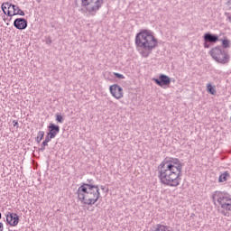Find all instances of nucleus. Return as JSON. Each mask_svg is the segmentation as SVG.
I'll return each mask as SVG.
<instances>
[{
  "label": "nucleus",
  "instance_id": "nucleus-1",
  "mask_svg": "<svg viewBox=\"0 0 231 231\" xmlns=\"http://www.w3.org/2000/svg\"><path fill=\"white\" fill-rule=\"evenodd\" d=\"M158 177L162 185L178 187L180 181L183 162L178 158L165 159L158 167Z\"/></svg>",
  "mask_w": 231,
  "mask_h": 231
},
{
  "label": "nucleus",
  "instance_id": "nucleus-2",
  "mask_svg": "<svg viewBox=\"0 0 231 231\" xmlns=\"http://www.w3.org/2000/svg\"><path fill=\"white\" fill-rule=\"evenodd\" d=\"M93 180H88L77 190L78 199L83 205H95L100 199V188L93 184Z\"/></svg>",
  "mask_w": 231,
  "mask_h": 231
},
{
  "label": "nucleus",
  "instance_id": "nucleus-3",
  "mask_svg": "<svg viewBox=\"0 0 231 231\" xmlns=\"http://www.w3.org/2000/svg\"><path fill=\"white\" fill-rule=\"evenodd\" d=\"M135 46L141 48L140 54L147 59L152 53V50L158 46V40L154 38L151 31H141L135 36Z\"/></svg>",
  "mask_w": 231,
  "mask_h": 231
},
{
  "label": "nucleus",
  "instance_id": "nucleus-4",
  "mask_svg": "<svg viewBox=\"0 0 231 231\" xmlns=\"http://www.w3.org/2000/svg\"><path fill=\"white\" fill-rule=\"evenodd\" d=\"M212 199L214 205H216V201L221 206V209H218L222 216H226V217H230L231 216V199L226 194L215 191L212 194Z\"/></svg>",
  "mask_w": 231,
  "mask_h": 231
},
{
  "label": "nucleus",
  "instance_id": "nucleus-5",
  "mask_svg": "<svg viewBox=\"0 0 231 231\" xmlns=\"http://www.w3.org/2000/svg\"><path fill=\"white\" fill-rule=\"evenodd\" d=\"M210 55L214 60L219 62V64H228L230 56L223 47L217 46L210 51Z\"/></svg>",
  "mask_w": 231,
  "mask_h": 231
},
{
  "label": "nucleus",
  "instance_id": "nucleus-6",
  "mask_svg": "<svg viewBox=\"0 0 231 231\" xmlns=\"http://www.w3.org/2000/svg\"><path fill=\"white\" fill-rule=\"evenodd\" d=\"M83 6H88V12H98L104 5V0H81Z\"/></svg>",
  "mask_w": 231,
  "mask_h": 231
},
{
  "label": "nucleus",
  "instance_id": "nucleus-7",
  "mask_svg": "<svg viewBox=\"0 0 231 231\" xmlns=\"http://www.w3.org/2000/svg\"><path fill=\"white\" fill-rule=\"evenodd\" d=\"M111 95L117 100L124 97V89L117 84L112 85L109 88Z\"/></svg>",
  "mask_w": 231,
  "mask_h": 231
},
{
  "label": "nucleus",
  "instance_id": "nucleus-8",
  "mask_svg": "<svg viewBox=\"0 0 231 231\" xmlns=\"http://www.w3.org/2000/svg\"><path fill=\"white\" fill-rule=\"evenodd\" d=\"M153 82L160 86V88H163V86H169L171 84V78L165 74H161L159 79H152Z\"/></svg>",
  "mask_w": 231,
  "mask_h": 231
},
{
  "label": "nucleus",
  "instance_id": "nucleus-9",
  "mask_svg": "<svg viewBox=\"0 0 231 231\" xmlns=\"http://www.w3.org/2000/svg\"><path fill=\"white\" fill-rule=\"evenodd\" d=\"M6 224L10 226H17L19 225V215L17 213H8L6 215Z\"/></svg>",
  "mask_w": 231,
  "mask_h": 231
},
{
  "label": "nucleus",
  "instance_id": "nucleus-10",
  "mask_svg": "<svg viewBox=\"0 0 231 231\" xmlns=\"http://www.w3.org/2000/svg\"><path fill=\"white\" fill-rule=\"evenodd\" d=\"M14 26L17 30H26L28 28V21L24 18H16L14 22Z\"/></svg>",
  "mask_w": 231,
  "mask_h": 231
},
{
  "label": "nucleus",
  "instance_id": "nucleus-11",
  "mask_svg": "<svg viewBox=\"0 0 231 231\" xmlns=\"http://www.w3.org/2000/svg\"><path fill=\"white\" fill-rule=\"evenodd\" d=\"M203 39L204 42L216 44V42L219 41V36H217V34H213L212 32H207L204 34Z\"/></svg>",
  "mask_w": 231,
  "mask_h": 231
},
{
  "label": "nucleus",
  "instance_id": "nucleus-12",
  "mask_svg": "<svg viewBox=\"0 0 231 231\" xmlns=\"http://www.w3.org/2000/svg\"><path fill=\"white\" fill-rule=\"evenodd\" d=\"M48 129H49V133H47V134L54 138H55V136H57L59 134V133H60V126H59L53 123L50 124V125L48 126Z\"/></svg>",
  "mask_w": 231,
  "mask_h": 231
},
{
  "label": "nucleus",
  "instance_id": "nucleus-13",
  "mask_svg": "<svg viewBox=\"0 0 231 231\" xmlns=\"http://www.w3.org/2000/svg\"><path fill=\"white\" fill-rule=\"evenodd\" d=\"M12 9H13L14 14H12V12L10 10H8L7 11L8 17H14V15H22L23 17H24V15H25L24 11L21 10V8H19V6L13 4Z\"/></svg>",
  "mask_w": 231,
  "mask_h": 231
},
{
  "label": "nucleus",
  "instance_id": "nucleus-14",
  "mask_svg": "<svg viewBox=\"0 0 231 231\" xmlns=\"http://www.w3.org/2000/svg\"><path fill=\"white\" fill-rule=\"evenodd\" d=\"M227 178H230V173H228V171H225L218 178L219 183H224V181H226Z\"/></svg>",
  "mask_w": 231,
  "mask_h": 231
},
{
  "label": "nucleus",
  "instance_id": "nucleus-15",
  "mask_svg": "<svg viewBox=\"0 0 231 231\" xmlns=\"http://www.w3.org/2000/svg\"><path fill=\"white\" fill-rule=\"evenodd\" d=\"M8 7V10H10V8H12V6H13V4H10V3H8V2H5V3H4L3 5H2V10H3V12H4V14H5V15H8V13H6V8Z\"/></svg>",
  "mask_w": 231,
  "mask_h": 231
},
{
  "label": "nucleus",
  "instance_id": "nucleus-16",
  "mask_svg": "<svg viewBox=\"0 0 231 231\" xmlns=\"http://www.w3.org/2000/svg\"><path fill=\"white\" fill-rule=\"evenodd\" d=\"M208 93H210V95H216L217 91H216V87H212V85L209 83L207 85Z\"/></svg>",
  "mask_w": 231,
  "mask_h": 231
},
{
  "label": "nucleus",
  "instance_id": "nucleus-17",
  "mask_svg": "<svg viewBox=\"0 0 231 231\" xmlns=\"http://www.w3.org/2000/svg\"><path fill=\"white\" fill-rule=\"evenodd\" d=\"M42 138H44V131H39L38 135L36 137L37 143H41Z\"/></svg>",
  "mask_w": 231,
  "mask_h": 231
},
{
  "label": "nucleus",
  "instance_id": "nucleus-18",
  "mask_svg": "<svg viewBox=\"0 0 231 231\" xmlns=\"http://www.w3.org/2000/svg\"><path fill=\"white\" fill-rule=\"evenodd\" d=\"M222 41V48L225 50V48H230V41L228 39L220 40Z\"/></svg>",
  "mask_w": 231,
  "mask_h": 231
},
{
  "label": "nucleus",
  "instance_id": "nucleus-19",
  "mask_svg": "<svg viewBox=\"0 0 231 231\" xmlns=\"http://www.w3.org/2000/svg\"><path fill=\"white\" fill-rule=\"evenodd\" d=\"M46 147H48V143L43 141L41 144V148H39V151H41V152H44Z\"/></svg>",
  "mask_w": 231,
  "mask_h": 231
},
{
  "label": "nucleus",
  "instance_id": "nucleus-20",
  "mask_svg": "<svg viewBox=\"0 0 231 231\" xmlns=\"http://www.w3.org/2000/svg\"><path fill=\"white\" fill-rule=\"evenodd\" d=\"M56 121L59 124H63L64 123V117L60 115H56Z\"/></svg>",
  "mask_w": 231,
  "mask_h": 231
},
{
  "label": "nucleus",
  "instance_id": "nucleus-21",
  "mask_svg": "<svg viewBox=\"0 0 231 231\" xmlns=\"http://www.w3.org/2000/svg\"><path fill=\"white\" fill-rule=\"evenodd\" d=\"M53 136H51L50 134L47 133V135L45 137V140L43 142L47 143H50V142H51V140H53Z\"/></svg>",
  "mask_w": 231,
  "mask_h": 231
},
{
  "label": "nucleus",
  "instance_id": "nucleus-22",
  "mask_svg": "<svg viewBox=\"0 0 231 231\" xmlns=\"http://www.w3.org/2000/svg\"><path fill=\"white\" fill-rule=\"evenodd\" d=\"M114 75L115 77H116V79H125V77H124V75L120 73L115 72Z\"/></svg>",
  "mask_w": 231,
  "mask_h": 231
},
{
  "label": "nucleus",
  "instance_id": "nucleus-23",
  "mask_svg": "<svg viewBox=\"0 0 231 231\" xmlns=\"http://www.w3.org/2000/svg\"><path fill=\"white\" fill-rule=\"evenodd\" d=\"M13 125H14V127H19V122L18 121H15V120H14L13 121Z\"/></svg>",
  "mask_w": 231,
  "mask_h": 231
},
{
  "label": "nucleus",
  "instance_id": "nucleus-24",
  "mask_svg": "<svg viewBox=\"0 0 231 231\" xmlns=\"http://www.w3.org/2000/svg\"><path fill=\"white\" fill-rule=\"evenodd\" d=\"M226 6H228L229 10H231V0H228L226 3Z\"/></svg>",
  "mask_w": 231,
  "mask_h": 231
},
{
  "label": "nucleus",
  "instance_id": "nucleus-25",
  "mask_svg": "<svg viewBox=\"0 0 231 231\" xmlns=\"http://www.w3.org/2000/svg\"><path fill=\"white\" fill-rule=\"evenodd\" d=\"M5 230V225L3 224V222H0V231H4Z\"/></svg>",
  "mask_w": 231,
  "mask_h": 231
},
{
  "label": "nucleus",
  "instance_id": "nucleus-26",
  "mask_svg": "<svg viewBox=\"0 0 231 231\" xmlns=\"http://www.w3.org/2000/svg\"><path fill=\"white\" fill-rule=\"evenodd\" d=\"M209 42H204V48H210V45H208Z\"/></svg>",
  "mask_w": 231,
  "mask_h": 231
},
{
  "label": "nucleus",
  "instance_id": "nucleus-27",
  "mask_svg": "<svg viewBox=\"0 0 231 231\" xmlns=\"http://www.w3.org/2000/svg\"><path fill=\"white\" fill-rule=\"evenodd\" d=\"M100 189H101V190H106V186L101 185Z\"/></svg>",
  "mask_w": 231,
  "mask_h": 231
},
{
  "label": "nucleus",
  "instance_id": "nucleus-28",
  "mask_svg": "<svg viewBox=\"0 0 231 231\" xmlns=\"http://www.w3.org/2000/svg\"><path fill=\"white\" fill-rule=\"evenodd\" d=\"M1 217H2V214H1V212H0V219H1Z\"/></svg>",
  "mask_w": 231,
  "mask_h": 231
}]
</instances>
